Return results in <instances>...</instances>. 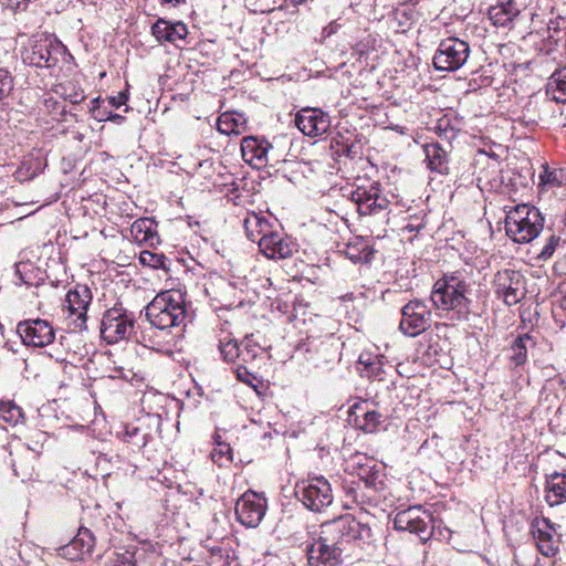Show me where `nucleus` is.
Wrapping results in <instances>:
<instances>
[{
	"mask_svg": "<svg viewBox=\"0 0 566 566\" xmlns=\"http://www.w3.org/2000/svg\"><path fill=\"white\" fill-rule=\"evenodd\" d=\"M546 94L557 103H566V69L552 74L546 85Z\"/></svg>",
	"mask_w": 566,
	"mask_h": 566,
	"instance_id": "31",
	"label": "nucleus"
},
{
	"mask_svg": "<svg viewBox=\"0 0 566 566\" xmlns=\"http://www.w3.org/2000/svg\"><path fill=\"white\" fill-rule=\"evenodd\" d=\"M469 55L468 42L458 38H447L439 43L432 63L438 71L454 72L465 64Z\"/></svg>",
	"mask_w": 566,
	"mask_h": 566,
	"instance_id": "8",
	"label": "nucleus"
},
{
	"mask_svg": "<svg viewBox=\"0 0 566 566\" xmlns=\"http://www.w3.org/2000/svg\"><path fill=\"white\" fill-rule=\"evenodd\" d=\"M103 462H106V458L105 457H98L97 465H102Z\"/></svg>",
	"mask_w": 566,
	"mask_h": 566,
	"instance_id": "55",
	"label": "nucleus"
},
{
	"mask_svg": "<svg viewBox=\"0 0 566 566\" xmlns=\"http://www.w3.org/2000/svg\"><path fill=\"white\" fill-rule=\"evenodd\" d=\"M0 420L8 427H14L23 420L22 409L13 401H1Z\"/></svg>",
	"mask_w": 566,
	"mask_h": 566,
	"instance_id": "34",
	"label": "nucleus"
},
{
	"mask_svg": "<svg viewBox=\"0 0 566 566\" xmlns=\"http://www.w3.org/2000/svg\"><path fill=\"white\" fill-rule=\"evenodd\" d=\"M400 312L399 329L408 337L420 335L431 325L432 313L423 300H410Z\"/></svg>",
	"mask_w": 566,
	"mask_h": 566,
	"instance_id": "10",
	"label": "nucleus"
},
{
	"mask_svg": "<svg viewBox=\"0 0 566 566\" xmlns=\"http://www.w3.org/2000/svg\"><path fill=\"white\" fill-rule=\"evenodd\" d=\"M93 295L88 286L77 284L65 296V307L70 317H74L76 326L82 328L86 324L87 310Z\"/></svg>",
	"mask_w": 566,
	"mask_h": 566,
	"instance_id": "17",
	"label": "nucleus"
},
{
	"mask_svg": "<svg viewBox=\"0 0 566 566\" xmlns=\"http://www.w3.org/2000/svg\"><path fill=\"white\" fill-rule=\"evenodd\" d=\"M157 259V255L149 251H144L140 253L139 260L144 264H151L153 266H157L153 263Z\"/></svg>",
	"mask_w": 566,
	"mask_h": 566,
	"instance_id": "48",
	"label": "nucleus"
},
{
	"mask_svg": "<svg viewBox=\"0 0 566 566\" xmlns=\"http://www.w3.org/2000/svg\"><path fill=\"white\" fill-rule=\"evenodd\" d=\"M241 347V361H253L263 350V348L253 339V335L245 336L240 343Z\"/></svg>",
	"mask_w": 566,
	"mask_h": 566,
	"instance_id": "38",
	"label": "nucleus"
},
{
	"mask_svg": "<svg viewBox=\"0 0 566 566\" xmlns=\"http://www.w3.org/2000/svg\"><path fill=\"white\" fill-rule=\"evenodd\" d=\"M427 166L431 171L440 175L449 172V155L438 143L426 144L423 146Z\"/></svg>",
	"mask_w": 566,
	"mask_h": 566,
	"instance_id": "26",
	"label": "nucleus"
},
{
	"mask_svg": "<svg viewBox=\"0 0 566 566\" xmlns=\"http://www.w3.org/2000/svg\"><path fill=\"white\" fill-rule=\"evenodd\" d=\"M544 218L539 210L528 205H517L507 211L506 234L516 243H528L542 232Z\"/></svg>",
	"mask_w": 566,
	"mask_h": 566,
	"instance_id": "5",
	"label": "nucleus"
},
{
	"mask_svg": "<svg viewBox=\"0 0 566 566\" xmlns=\"http://www.w3.org/2000/svg\"><path fill=\"white\" fill-rule=\"evenodd\" d=\"M535 343L528 334L518 335L511 345L510 361L514 366H522L527 360L528 346H534Z\"/></svg>",
	"mask_w": 566,
	"mask_h": 566,
	"instance_id": "32",
	"label": "nucleus"
},
{
	"mask_svg": "<svg viewBox=\"0 0 566 566\" xmlns=\"http://www.w3.org/2000/svg\"><path fill=\"white\" fill-rule=\"evenodd\" d=\"M78 552L80 551L75 548L71 542L59 549V554L70 560L82 559L81 553Z\"/></svg>",
	"mask_w": 566,
	"mask_h": 566,
	"instance_id": "44",
	"label": "nucleus"
},
{
	"mask_svg": "<svg viewBox=\"0 0 566 566\" xmlns=\"http://www.w3.org/2000/svg\"><path fill=\"white\" fill-rule=\"evenodd\" d=\"M217 128L223 135H241L247 130V118L241 113L226 112L219 116Z\"/></svg>",
	"mask_w": 566,
	"mask_h": 566,
	"instance_id": "29",
	"label": "nucleus"
},
{
	"mask_svg": "<svg viewBox=\"0 0 566 566\" xmlns=\"http://www.w3.org/2000/svg\"><path fill=\"white\" fill-rule=\"evenodd\" d=\"M90 112H91L93 118H95L96 120H98V122L105 120L103 115H101L99 97L92 99Z\"/></svg>",
	"mask_w": 566,
	"mask_h": 566,
	"instance_id": "45",
	"label": "nucleus"
},
{
	"mask_svg": "<svg viewBox=\"0 0 566 566\" xmlns=\"http://www.w3.org/2000/svg\"><path fill=\"white\" fill-rule=\"evenodd\" d=\"M336 28H337L336 23H335V22H333V23H331L328 27H326V28L324 29V32H325L327 35H331V34H333V33H335V32H336Z\"/></svg>",
	"mask_w": 566,
	"mask_h": 566,
	"instance_id": "54",
	"label": "nucleus"
},
{
	"mask_svg": "<svg viewBox=\"0 0 566 566\" xmlns=\"http://www.w3.org/2000/svg\"><path fill=\"white\" fill-rule=\"evenodd\" d=\"M294 123L303 135L315 138L329 130L331 116L321 108L304 107L296 113Z\"/></svg>",
	"mask_w": 566,
	"mask_h": 566,
	"instance_id": "14",
	"label": "nucleus"
},
{
	"mask_svg": "<svg viewBox=\"0 0 566 566\" xmlns=\"http://www.w3.org/2000/svg\"><path fill=\"white\" fill-rule=\"evenodd\" d=\"M73 546L81 553L82 558L92 553L95 538L88 528H80L76 536L71 541Z\"/></svg>",
	"mask_w": 566,
	"mask_h": 566,
	"instance_id": "36",
	"label": "nucleus"
},
{
	"mask_svg": "<svg viewBox=\"0 0 566 566\" xmlns=\"http://www.w3.org/2000/svg\"><path fill=\"white\" fill-rule=\"evenodd\" d=\"M543 522L546 524L547 527L553 528V525L551 524L549 520L543 518Z\"/></svg>",
	"mask_w": 566,
	"mask_h": 566,
	"instance_id": "56",
	"label": "nucleus"
},
{
	"mask_svg": "<svg viewBox=\"0 0 566 566\" xmlns=\"http://www.w3.org/2000/svg\"><path fill=\"white\" fill-rule=\"evenodd\" d=\"M437 133L441 138L452 140L457 137L458 130L451 126L449 118H440L437 123Z\"/></svg>",
	"mask_w": 566,
	"mask_h": 566,
	"instance_id": "42",
	"label": "nucleus"
},
{
	"mask_svg": "<svg viewBox=\"0 0 566 566\" xmlns=\"http://www.w3.org/2000/svg\"><path fill=\"white\" fill-rule=\"evenodd\" d=\"M295 497L312 512H323L334 501L329 481L323 475L308 476L294 488Z\"/></svg>",
	"mask_w": 566,
	"mask_h": 566,
	"instance_id": "6",
	"label": "nucleus"
},
{
	"mask_svg": "<svg viewBox=\"0 0 566 566\" xmlns=\"http://www.w3.org/2000/svg\"><path fill=\"white\" fill-rule=\"evenodd\" d=\"M494 292L509 306L517 304L525 295L523 275L518 271H499L493 280Z\"/></svg>",
	"mask_w": 566,
	"mask_h": 566,
	"instance_id": "12",
	"label": "nucleus"
},
{
	"mask_svg": "<svg viewBox=\"0 0 566 566\" xmlns=\"http://www.w3.org/2000/svg\"><path fill=\"white\" fill-rule=\"evenodd\" d=\"M392 15L396 20H398L399 22V25H403V22H402V19H399V17L401 15L402 18H406L408 19V15H407V12L406 11H401L399 9H396L392 11Z\"/></svg>",
	"mask_w": 566,
	"mask_h": 566,
	"instance_id": "50",
	"label": "nucleus"
},
{
	"mask_svg": "<svg viewBox=\"0 0 566 566\" xmlns=\"http://www.w3.org/2000/svg\"><path fill=\"white\" fill-rule=\"evenodd\" d=\"M350 416L354 417L356 427L366 433L375 432L384 419L380 412L369 408L367 400L353 405Z\"/></svg>",
	"mask_w": 566,
	"mask_h": 566,
	"instance_id": "21",
	"label": "nucleus"
},
{
	"mask_svg": "<svg viewBox=\"0 0 566 566\" xmlns=\"http://www.w3.org/2000/svg\"><path fill=\"white\" fill-rule=\"evenodd\" d=\"M67 54L66 46L50 33L32 35L21 49V59L25 65L39 69H53Z\"/></svg>",
	"mask_w": 566,
	"mask_h": 566,
	"instance_id": "3",
	"label": "nucleus"
},
{
	"mask_svg": "<svg viewBox=\"0 0 566 566\" xmlns=\"http://www.w3.org/2000/svg\"><path fill=\"white\" fill-rule=\"evenodd\" d=\"M265 500L255 492H245L235 504L237 520L247 527H256L264 517Z\"/></svg>",
	"mask_w": 566,
	"mask_h": 566,
	"instance_id": "15",
	"label": "nucleus"
},
{
	"mask_svg": "<svg viewBox=\"0 0 566 566\" xmlns=\"http://www.w3.org/2000/svg\"><path fill=\"white\" fill-rule=\"evenodd\" d=\"M272 146L265 139L247 136L241 140V153L245 163L262 167L269 163V153Z\"/></svg>",
	"mask_w": 566,
	"mask_h": 566,
	"instance_id": "19",
	"label": "nucleus"
},
{
	"mask_svg": "<svg viewBox=\"0 0 566 566\" xmlns=\"http://www.w3.org/2000/svg\"><path fill=\"white\" fill-rule=\"evenodd\" d=\"M546 502L551 506L559 505L566 501V474L553 472L546 475Z\"/></svg>",
	"mask_w": 566,
	"mask_h": 566,
	"instance_id": "25",
	"label": "nucleus"
},
{
	"mask_svg": "<svg viewBox=\"0 0 566 566\" xmlns=\"http://www.w3.org/2000/svg\"><path fill=\"white\" fill-rule=\"evenodd\" d=\"M14 87V78L11 73L3 67H0V101L8 97Z\"/></svg>",
	"mask_w": 566,
	"mask_h": 566,
	"instance_id": "41",
	"label": "nucleus"
},
{
	"mask_svg": "<svg viewBox=\"0 0 566 566\" xmlns=\"http://www.w3.org/2000/svg\"><path fill=\"white\" fill-rule=\"evenodd\" d=\"M558 243H559V237H556L555 234H551L547 238L545 245L539 251L538 259H541V260L549 259L553 255Z\"/></svg>",
	"mask_w": 566,
	"mask_h": 566,
	"instance_id": "43",
	"label": "nucleus"
},
{
	"mask_svg": "<svg viewBox=\"0 0 566 566\" xmlns=\"http://www.w3.org/2000/svg\"><path fill=\"white\" fill-rule=\"evenodd\" d=\"M298 244L290 237L279 231H272L260 242V252L272 260H284L297 252Z\"/></svg>",
	"mask_w": 566,
	"mask_h": 566,
	"instance_id": "18",
	"label": "nucleus"
},
{
	"mask_svg": "<svg viewBox=\"0 0 566 566\" xmlns=\"http://www.w3.org/2000/svg\"><path fill=\"white\" fill-rule=\"evenodd\" d=\"M53 91L62 98L71 102L72 104H78L85 98L83 90L80 87L78 84L72 81L56 84Z\"/></svg>",
	"mask_w": 566,
	"mask_h": 566,
	"instance_id": "33",
	"label": "nucleus"
},
{
	"mask_svg": "<svg viewBox=\"0 0 566 566\" xmlns=\"http://www.w3.org/2000/svg\"><path fill=\"white\" fill-rule=\"evenodd\" d=\"M157 224L150 218H139L130 226V235L138 243L153 245L157 240Z\"/></svg>",
	"mask_w": 566,
	"mask_h": 566,
	"instance_id": "28",
	"label": "nucleus"
},
{
	"mask_svg": "<svg viewBox=\"0 0 566 566\" xmlns=\"http://www.w3.org/2000/svg\"><path fill=\"white\" fill-rule=\"evenodd\" d=\"M109 113H107L105 109H101V115H103L104 118H107Z\"/></svg>",
	"mask_w": 566,
	"mask_h": 566,
	"instance_id": "57",
	"label": "nucleus"
},
{
	"mask_svg": "<svg viewBox=\"0 0 566 566\" xmlns=\"http://www.w3.org/2000/svg\"><path fill=\"white\" fill-rule=\"evenodd\" d=\"M219 439L220 437L218 436L216 439L217 446L211 451L210 457L216 464L223 467L232 461V449L228 443L221 442Z\"/></svg>",
	"mask_w": 566,
	"mask_h": 566,
	"instance_id": "39",
	"label": "nucleus"
},
{
	"mask_svg": "<svg viewBox=\"0 0 566 566\" xmlns=\"http://www.w3.org/2000/svg\"><path fill=\"white\" fill-rule=\"evenodd\" d=\"M350 199L360 216H376L388 210L390 206V200L382 192L378 182H374L369 187H357L352 191Z\"/></svg>",
	"mask_w": 566,
	"mask_h": 566,
	"instance_id": "11",
	"label": "nucleus"
},
{
	"mask_svg": "<svg viewBox=\"0 0 566 566\" xmlns=\"http://www.w3.org/2000/svg\"><path fill=\"white\" fill-rule=\"evenodd\" d=\"M319 533L335 547L347 552L354 543L365 542L371 537V530L367 524L360 523L353 515L345 514L323 523Z\"/></svg>",
	"mask_w": 566,
	"mask_h": 566,
	"instance_id": "4",
	"label": "nucleus"
},
{
	"mask_svg": "<svg viewBox=\"0 0 566 566\" xmlns=\"http://www.w3.org/2000/svg\"><path fill=\"white\" fill-rule=\"evenodd\" d=\"M520 9L515 1L509 0L489 9V19L495 27H509L520 14Z\"/></svg>",
	"mask_w": 566,
	"mask_h": 566,
	"instance_id": "27",
	"label": "nucleus"
},
{
	"mask_svg": "<svg viewBox=\"0 0 566 566\" xmlns=\"http://www.w3.org/2000/svg\"><path fill=\"white\" fill-rule=\"evenodd\" d=\"M150 325L159 331H169L184 324L187 317L186 301L179 290L157 294L146 307Z\"/></svg>",
	"mask_w": 566,
	"mask_h": 566,
	"instance_id": "2",
	"label": "nucleus"
},
{
	"mask_svg": "<svg viewBox=\"0 0 566 566\" xmlns=\"http://www.w3.org/2000/svg\"><path fill=\"white\" fill-rule=\"evenodd\" d=\"M366 367H367V368H369V369H370V371H371L373 374H375V375H378V371H379V369H380V365H379V363H376V361H374V363H370V364L366 365Z\"/></svg>",
	"mask_w": 566,
	"mask_h": 566,
	"instance_id": "52",
	"label": "nucleus"
},
{
	"mask_svg": "<svg viewBox=\"0 0 566 566\" xmlns=\"http://www.w3.org/2000/svg\"><path fill=\"white\" fill-rule=\"evenodd\" d=\"M433 518L430 512L420 505L409 506L397 512L394 518V527L397 531H407L416 534L423 542L432 535Z\"/></svg>",
	"mask_w": 566,
	"mask_h": 566,
	"instance_id": "9",
	"label": "nucleus"
},
{
	"mask_svg": "<svg viewBox=\"0 0 566 566\" xmlns=\"http://www.w3.org/2000/svg\"><path fill=\"white\" fill-rule=\"evenodd\" d=\"M237 377L240 381L245 384H251V378H253L252 375L247 369V367L244 366H239L237 368Z\"/></svg>",
	"mask_w": 566,
	"mask_h": 566,
	"instance_id": "47",
	"label": "nucleus"
},
{
	"mask_svg": "<svg viewBox=\"0 0 566 566\" xmlns=\"http://www.w3.org/2000/svg\"><path fill=\"white\" fill-rule=\"evenodd\" d=\"M123 119H124V117L122 115L112 114V113H109L107 118H105V120H112V122H120Z\"/></svg>",
	"mask_w": 566,
	"mask_h": 566,
	"instance_id": "53",
	"label": "nucleus"
},
{
	"mask_svg": "<svg viewBox=\"0 0 566 566\" xmlns=\"http://www.w3.org/2000/svg\"><path fill=\"white\" fill-rule=\"evenodd\" d=\"M247 237L249 240L256 242L260 247V242L268 238L273 231V227L270 221L259 213H248L243 222Z\"/></svg>",
	"mask_w": 566,
	"mask_h": 566,
	"instance_id": "24",
	"label": "nucleus"
},
{
	"mask_svg": "<svg viewBox=\"0 0 566 566\" xmlns=\"http://www.w3.org/2000/svg\"><path fill=\"white\" fill-rule=\"evenodd\" d=\"M472 284L459 272L444 274L436 281L430 293L440 316L451 321H468L472 312Z\"/></svg>",
	"mask_w": 566,
	"mask_h": 566,
	"instance_id": "1",
	"label": "nucleus"
},
{
	"mask_svg": "<svg viewBox=\"0 0 566 566\" xmlns=\"http://www.w3.org/2000/svg\"><path fill=\"white\" fill-rule=\"evenodd\" d=\"M151 418L137 419L126 423L122 433L123 441L140 450L153 439V431L149 421Z\"/></svg>",
	"mask_w": 566,
	"mask_h": 566,
	"instance_id": "20",
	"label": "nucleus"
},
{
	"mask_svg": "<svg viewBox=\"0 0 566 566\" xmlns=\"http://www.w3.org/2000/svg\"><path fill=\"white\" fill-rule=\"evenodd\" d=\"M306 554L308 566H337L343 563L342 548L333 546L321 533L307 544Z\"/></svg>",
	"mask_w": 566,
	"mask_h": 566,
	"instance_id": "16",
	"label": "nucleus"
},
{
	"mask_svg": "<svg viewBox=\"0 0 566 566\" xmlns=\"http://www.w3.org/2000/svg\"><path fill=\"white\" fill-rule=\"evenodd\" d=\"M128 99V96L126 93H119L117 96L109 97L108 102L112 107L119 108L122 105H124Z\"/></svg>",
	"mask_w": 566,
	"mask_h": 566,
	"instance_id": "46",
	"label": "nucleus"
},
{
	"mask_svg": "<svg viewBox=\"0 0 566 566\" xmlns=\"http://www.w3.org/2000/svg\"><path fill=\"white\" fill-rule=\"evenodd\" d=\"M218 347L223 360L233 363L239 359L241 361L240 344H238V342L230 335L220 338Z\"/></svg>",
	"mask_w": 566,
	"mask_h": 566,
	"instance_id": "35",
	"label": "nucleus"
},
{
	"mask_svg": "<svg viewBox=\"0 0 566 566\" xmlns=\"http://www.w3.org/2000/svg\"><path fill=\"white\" fill-rule=\"evenodd\" d=\"M151 34L159 43L169 42L179 46L178 42L184 41L188 35V28L182 22L170 23L158 19L151 27Z\"/></svg>",
	"mask_w": 566,
	"mask_h": 566,
	"instance_id": "22",
	"label": "nucleus"
},
{
	"mask_svg": "<svg viewBox=\"0 0 566 566\" xmlns=\"http://www.w3.org/2000/svg\"><path fill=\"white\" fill-rule=\"evenodd\" d=\"M564 181V172L562 169H551L547 166L539 174L538 186L543 189H553L562 186Z\"/></svg>",
	"mask_w": 566,
	"mask_h": 566,
	"instance_id": "37",
	"label": "nucleus"
},
{
	"mask_svg": "<svg viewBox=\"0 0 566 566\" xmlns=\"http://www.w3.org/2000/svg\"><path fill=\"white\" fill-rule=\"evenodd\" d=\"M159 1L163 6L168 4L174 8L186 2V0H159Z\"/></svg>",
	"mask_w": 566,
	"mask_h": 566,
	"instance_id": "51",
	"label": "nucleus"
},
{
	"mask_svg": "<svg viewBox=\"0 0 566 566\" xmlns=\"http://www.w3.org/2000/svg\"><path fill=\"white\" fill-rule=\"evenodd\" d=\"M417 0H402V3H415Z\"/></svg>",
	"mask_w": 566,
	"mask_h": 566,
	"instance_id": "58",
	"label": "nucleus"
},
{
	"mask_svg": "<svg viewBox=\"0 0 566 566\" xmlns=\"http://www.w3.org/2000/svg\"><path fill=\"white\" fill-rule=\"evenodd\" d=\"M129 374H130V370H125L124 368H118V369L114 370V374L111 375V378L128 379Z\"/></svg>",
	"mask_w": 566,
	"mask_h": 566,
	"instance_id": "49",
	"label": "nucleus"
},
{
	"mask_svg": "<svg viewBox=\"0 0 566 566\" xmlns=\"http://www.w3.org/2000/svg\"><path fill=\"white\" fill-rule=\"evenodd\" d=\"M536 539L538 549L543 555L549 557L554 556L558 552V547L555 545L551 533L538 530Z\"/></svg>",
	"mask_w": 566,
	"mask_h": 566,
	"instance_id": "40",
	"label": "nucleus"
},
{
	"mask_svg": "<svg viewBox=\"0 0 566 566\" xmlns=\"http://www.w3.org/2000/svg\"><path fill=\"white\" fill-rule=\"evenodd\" d=\"M35 455L33 451L23 446L15 449V458L12 459V470L22 482L36 479L38 474L34 470Z\"/></svg>",
	"mask_w": 566,
	"mask_h": 566,
	"instance_id": "23",
	"label": "nucleus"
},
{
	"mask_svg": "<svg viewBox=\"0 0 566 566\" xmlns=\"http://www.w3.org/2000/svg\"><path fill=\"white\" fill-rule=\"evenodd\" d=\"M344 253L347 259L355 263H368L374 258V249L366 241L358 238L346 245Z\"/></svg>",
	"mask_w": 566,
	"mask_h": 566,
	"instance_id": "30",
	"label": "nucleus"
},
{
	"mask_svg": "<svg viewBox=\"0 0 566 566\" xmlns=\"http://www.w3.org/2000/svg\"><path fill=\"white\" fill-rule=\"evenodd\" d=\"M17 333L24 345L30 347H44L55 337L52 325L41 318L25 319L17 325Z\"/></svg>",
	"mask_w": 566,
	"mask_h": 566,
	"instance_id": "13",
	"label": "nucleus"
},
{
	"mask_svg": "<svg viewBox=\"0 0 566 566\" xmlns=\"http://www.w3.org/2000/svg\"><path fill=\"white\" fill-rule=\"evenodd\" d=\"M135 315L123 306L108 308L102 317L101 335L108 344L129 339L135 329Z\"/></svg>",
	"mask_w": 566,
	"mask_h": 566,
	"instance_id": "7",
	"label": "nucleus"
}]
</instances>
